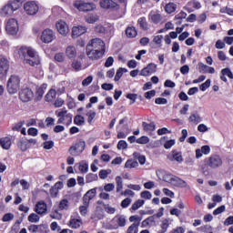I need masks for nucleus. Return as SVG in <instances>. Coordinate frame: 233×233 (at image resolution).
Wrapping results in <instances>:
<instances>
[{
  "label": "nucleus",
  "mask_w": 233,
  "mask_h": 233,
  "mask_svg": "<svg viewBox=\"0 0 233 233\" xmlns=\"http://www.w3.org/2000/svg\"><path fill=\"white\" fill-rule=\"evenodd\" d=\"M88 207H90V204L83 201V206L79 207V212L81 216H86V214L88 213Z\"/></svg>",
  "instance_id": "nucleus-43"
},
{
  "label": "nucleus",
  "mask_w": 233,
  "mask_h": 233,
  "mask_svg": "<svg viewBox=\"0 0 233 233\" xmlns=\"http://www.w3.org/2000/svg\"><path fill=\"white\" fill-rule=\"evenodd\" d=\"M100 8L103 10H110L111 12H117L121 6L114 0H100L99 1Z\"/></svg>",
  "instance_id": "nucleus-5"
},
{
  "label": "nucleus",
  "mask_w": 233,
  "mask_h": 233,
  "mask_svg": "<svg viewBox=\"0 0 233 233\" xmlns=\"http://www.w3.org/2000/svg\"><path fill=\"white\" fill-rule=\"evenodd\" d=\"M10 70V61L5 57L0 58V79H5Z\"/></svg>",
  "instance_id": "nucleus-11"
},
{
  "label": "nucleus",
  "mask_w": 233,
  "mask_h": 233,
  "mask_svg": "<svg viewBox=\"0 0 233 233\" xmlns=\"http://www.w3.org/2000/svg\"><path fill=\"white\" fill-rule=\"evenodd\" d=\"M104 209L107 214H116V208H112L110 205H104Z\"/></svg>",
  "instance_id": "nucleus-62"
},
{
  "label": "nucleus",
  "mask_w": 233,
  "mask_h": 233,
  "mask_svg": "<svg viewBox=\"0 0 233 233\" xmlns=\"http://www.w3.org/2000/svg\"><path fill=\"white\" fill-rule=\"evenodd\" d=\"M126 35L129 39H134V37H137V29L134 25L127 26L126 28Z\"/></svg>",
  "instance_id": "nucleus-25"
},
{
  "label": "nucleus",
  "mask_w": 233,
  "mask_h": 233,
  "mask_svg": "<svg viewBox=\"0 0 233 233\" xmlns=\"http://www.w3.org/2000/svg\"><path fill=\"white\" fill-rule=\"evenodd\" d=\"M198 72L200 74H215L216 69L212 66H208L203 64V62H199L198 63Z\"/></svg>",
  "instance_id": "nucleus-20"
},
{
  "label": "nucleus",
  "mask_w": 233,
  "mask_h": 233,
  "mask_svg": "<svg viewBox=\"0 0 233 233\" xmlns=\"http://www.w3.org/2000/svg\"><path fill=\"white\" fill-rule=\"evenodd\" d=\"M96 194H97V187H94L92 189H89L83 197V201H86V203H89L96 198Z\"/></svg>",
  "instance_id": "nucleus-22"
},
{
  "label": "nucleus",
  "mask_w": 233,
  "mask_h": 233,
  "mask_svg": "<svg viewBox=\"0 0 233 233\" xmlns=\"http://www.w3.org/2000/svg\"><path fill=\"white\" fill-rule=\"evenodd\" d=\"M116 192H121L123 190V178L119 176L116 177Z\"/></svg>",
  "instance_id": "nucleus-50"
},
{
  "label": "nucleus",
  "mask_w": 233,
  "mask_h": 233,
  "mask_svg": "<svg viewBox=\"0 0 233 233\" xmlns=\"http://www.w3.org/2000/svg\"><path fill=\"white\" fill-rule=\"evenodd\" d=\"M128 72V70L125 67H119L117 70H116V76H115V78H114V81L117 82L119 81V79H121V77H123V74Z\"/></svg>",
  "instance_id": "nucleus-37"
},
{
  "label": "nucleus",
  "mask_w": 233,
  "mask_h": 233,
  "mask_svg": "<svg viewBox=\"0 0 233 233\" xmlns=\"http://www.w3.org/2000/svg\"><path fill=\"white\" fill-rule=\"evenodd\" d=\"M153 225H156V216H150L144 219L141 223V228H147V227H153Z\"/></svg>",
  "instance_id": "nucleus-23"
},
{
  "label": "nucleus",
  "mask_w": 233,
  "mask_h": 233,
  "mask_svg": "<svg viewBox=\"0 0 233 233\" xmlns=\"http://www.w3.org/2000/svg\"><path fill=\"white\" fill-rule=\"evenodd\" d=\"M0 147H2L4 150H10V147H12V139L8 137L0 138Z\"/></svg>",
  "instance_id": "nucleus-24"
},
{
  "label": "nucleus",
  "mask_w": 233,
  "mask_h": 233,
  "mask_svg": "<svg viewBox=\"0 0 233 233\" xmlns=\"http://www.w3.org/2000/svg\"><path fill=\"white\" fill-rule=\"evenodd\" d=\"M69 208H70V202H68V199L63 198L59 201L58 210L60 211L68 210Z\"/></svg>",
  "instance_id": "nucleus-29"
},
{
  "label": "nucleus",
  "mask_w": 233,
  "mask_h": 233,
  "mask_svg": "<svg viewBox=\"0 0 233 233\" xmlns=\"http://www.w3.org/2000/svg\"><path fill=\"white\" fill-rule=\"evenodd\" d=\"M133 156L136 159L138 160V163H140L141 165H145V163H147V157L145 156H143L137 152H135L133 154Z\"/></svg>",
  "instance_id": "nucleus-48"
},
{
  "label": "nucleus",
  "mask_w": 233,
  "mask_h": 233,
  "mask_svg": "<svg viewBox=\"0 0 233 233\" xmlns=\"http://www.w3.org/2000/svg\"><path fill=\"white\" fill-rule=\"evenodd\" d=\"M14 12L15 11L13 10L12 6L9 5V4L5 5L1 10L2 15H12Z\"/></svg>",
  "instance_id": "nucleus-38"
},
{
  "label": "nucleus",
  "mask_w": 233,
  "mask_h": 233,
  "mask_svg": "<svg viewBox=\"0 0 233 233\" xmlns=\"http://www.w3.org/2000/svg\"><path fill=\"white\" fill-rule=\"evenodd\" d=\"M43 148L45 150H51V148H54V141L49 140L43 143Z\"/></svg>",
  "instance_id": "nucleus-59"
},
{
  "label": "nucleus",
  "mask_w": 233,
  "mask_h": 233,
  "mask_svg": "<svg viewBox=\"0 0 233 233\" xmlns=\"http://www.w3.org/2000/svg\"><path fill=\"white\" fill-rule=\"evenodd\" d=\"M150 142V138L147 136L140 137L139 138L137 139V143L138 145H147V143Z\"/></svg>",
  "instance_id": "nucleus-56"
},
{
  "label": "nucleus",
  "mask_w": 233,
  "mask_h": 233,
  "mask_svg": "<svg viewBox=\"0 0 233 233\" xmlns=\"http://www.w3.org/2000/svg\"><path fill=\"white\" fill-rule=\"evenodd\" d=\"M97 179H99V177L97 176V174L88 173L86 176V183H92L94 181H97Z\"/></svg>",
  "instance_id": "nucleus-41"
},
{
  "label": "nucleus",
  "mask_w": 233,
  "mask_h": 233,
  "mask_svg": "<svg viewBox=\"0 0 233 233\" xmlns=\"http://www.w3.org/2000/svg\"><path fill=\"white\" fill-rule=\"evenodd\" d=\"M87 30L88 28H86V26H84V25L74 26L72 28L73 39L79 37V35H83V34H86Z\"/></svg>",
  "instance_id": "nucleus-17"
},
{
  "label": "nucleus",
  "mask_w": 233,
  "mask_h": 233,
  "mask_svg": "<svg viewBox=\"0 0 233 233\" xmlns=\"http://www.w3.org/2000/svg\"><path fill=\"white\" fill-rule=\"evenodd\" d=\"M153 43L155 45H157V46L161 48V46H163L162 45V43H163V35H157L154 36Z\"/></svg>",
  "instance_id": "nucleus-49"
},
{
  "label": "nucleus",
  "mask_w": 233,
  "mask_h": 233,
  "mask_svg": "<svg viewBox=\"0 0 233 233\" xmlns=\"http://www.w3.org/2000/svg\"><path fill=\"white\" fill-rule=\"evenodd\" d=\"M99 20V16L97 15H88L86 16V22L89 25H94V23H96V21Z\"/></svg>",
  "instance_id": "nucleus-40"
},
{
  "label": "nucleus",
  "mask_w": 233,
  "mask_h": 233,
  "mask_svg": "<svg viewBox=\"0 0 233 233\" xmlns=\"http://www.w3.org/2000/svg\"><path fill=\"white\" fill-rule=\"evenodd\" d=\"M82 225H83V220L81 219V217L77 216V218H76L74 215L70 217V219L67 223V226L69 228H75V229L81 228Z\"/></svg>",
  "instance_id": "nucleus-16"
},
{
  "label": "nucleus",
  "mask_w": 233,
  "mask_h": 233,
  "mask_svg": "<svg viewBox=\"0 0 233 233\" xmlns=\"http://www.w3.org/2000/svg\"><path fill=\"white\" fill-rule=\"evenodd\" d=\"M145 205V200L143 199H138L135 203L132 204L130 208V212H136V210L141 208Z\"/></svg>",
  "instance_id": "nucleus-32"
},
{
  "label": "nucleus",
  "mask_w": 233,
  "mask_h": 233,
  "mask_svg": "<svg viewBox=\"0 0 233 233\" xmlns=\"http://www.w3.org/2000/svg\"><path fill=\"white\" fill-rule=\"evenodd\" d=\"M157 72V65L154 63H149L146 67H144L140 71V76L144 77H148V76H152V74H156Z\"/></svg>",
  "instance_id": "nucleus-14"
},
{
  "label": "nucleus",
  "mask_w": 233,
  "mask_h": 233,
  "mask_svg": "<svg viewBox=\"0 0 233 233\" xmlns=\"http://www.w3.org/2000/svg\"><path fill=\"white\" fill-rule=\"evenodd\" d=\"M137 167H139V163L136 160L128 159L127 160L125 164V168H137Z\"/></svg>",
  "instance_id": "nucleus-44"
},
{
  "label": "nucleus",
  "mask_w": 233,
  "mask_h": 233,
  "mask_svg": "<svg viewBox=\"0 0 233 233\" xmlns=\"http://www.w3.org/2000/svg\"><path fill=\"white\" fill-rule=\"evenodd\" d=\"M18 96L20 101L28 103L34 99V91L30 87H25L19 91Z\"/></svg>",
  "instance_id": "nucleus-7"
},
{
  "label": "nucleus",
  "mask_w": 233,
  "mask_h": 233,
  "mask_svg": "<svg viewBox=\"0 0 233 233\" xmlns=\"http://www.w3.org/2000/svg\"><path fill=\"white\" fill-rule=\"evenodd\" d=\"M12 219H14V214L12 213H6L2 218V221L4 223H7V221H12Z\"/></svg>",
  "instance_id": "nucleus-60"
},
{
  "label": "nucleus",
  "mask_w": 233,
  "mask_h": 233,
  "mask_svg": "<svg viewBox=\"0 0 233 233\" xmlns=\"http://www.w3.org/2000/svg\"><path fill=\"white\" fill-rule=\"evenodd\" d=\"M168 233H185V228L183 227H177L176 228H173Z\"/></svg>",
  "instance_id": "nucleus-64"
},
{
  "label": "nucleus",
  "mask_w": 233,
  "mask_h": 233,
  "mask_svg": "<svg viewBox=\"0 0 233 233\" xmlns=\"http://www.w3.org/2000/svg\"><path fill=\"white\" fill-rule=\"evenodd\" d=\"M209 87H210V79H208L205 81V83L200 85L199 89L202 92H205V90H207V88H209Z\"/></svg>",
  "instance_id": "nucleus-63"
},
{
  "label": "nucleus",
  "mask_w": 233,
  "mask_h": 233,
  "mask_svg": "<svg viewBox=\"0 0 233 233\" xmlns=\"http://www.w3.org/2000/svg\"><path fill=\"white\" fill-rule=\"evenodd\" d=\"M163 20V16L161 15V14H153L151 15V21L152 23H154V25H159V23H161V21Z\"/></svg>",
  "instance_id": "nucleus-42"
},
{
  "label": "nucleus",
  "mask_w": 233,
  "mask_h": 233,
  "mask_svg": "<svg viewBox=\"0 0 233 233\" xmlns=\"http://www.w3.org/2000/svg\"><path fill=\"white\" fill-rule=\"evenodd\" d=\"M205 163L210 168H219L223 165V159L219 155H212L205 160Z\"/></svg>",
  "instance_id": "nucleus-6"
},
{
  "label": "nucleus",
  "mask_w": 233,
  "mask_h": 233,
  "mask_svg": "<svg viewBox=\"0 0 233 233\" xmlns=\"http://www.w3.org/2000/svg\"><path fill=\"white\" fill-rule=\"evenodd\" d=\"M21 88V78L18 76L12 75L7 80L6 90L8 94H17Z\"/></svg>",
  "instance_id": "nucleus-3"
},
{
  "label": "nucleus",
  "mask_w": 233,
  "mask_h": 233,
  "mask_svg": "<svg viewBox=\"0 0 233 233\" xmlns=\"http://www.w3.org/2000/svg\"><path fill=\"white\" fill-rule=\"evenodd\" d=\"M116 148L118 150H127V148H128V144L125 140H120L116 145Z\"/></svg>",
  "instance_id": "nucleus-55"
},
{
  "label": "nucleus",
  "mask_w": 233,
  "mask_h": 233,
  "mask_svg": "<svg viewBox=\"0 0 233 233\" xmlns=\"http://www.w3.org/2000/svg\"><path fill=\"white\" fill-rule=\"evenodd\" d=\"M170 182L173 183L175 187H178V188H187V181L177 176L172 177Z\"/></svg>",
  "instance_id": "nucleus-21"
},
{
  "label": "nucleus",
  "mask_w": 233,
  "mask_h": 233,
  "mask_svg": "<svg viewBox=\"0 0 233 233\" xmlns=\"http://www.w3.org/2000/svg\"><path fill=\"white\" fill-rule=\"evenodd\" d=\"M28 230H29V232H39V230H41L42 228H44V226H37V225H34V224H32V225H30V226H28Z\"/></svg>",
  "instance_id": "nucleus-57"
},
{
  "label": "nucleus",
  "mask_w": 233,
  "mask_h": 233,
  "mask_svg": "<svg viewBox=\"0 0 233 233\" xmlns=\"http://www.w3.org/2000/svg\"><path fill=\"white\" fill-rule=\"evenodd\" d=\"M75 8H77L80 12H91V10H95L96 5L94 3H80L76 2L74 4Z\"/></svg>",
  "instance_id": "nucleus-13"
},
{
  "label": "nucleus",
  "mask_w": 233,
  "mask_h": 233,
  "mask_svg": "<svg viewBox=\"0 0 233 233\" xmlns=\"http://www.w3.org/2000/svg\"><path fill=\"white\" fill-rule=\"evenodd\" d=\"M8 4L11 8H13V10L15 12V10H19V8L23 6V0H10Z\"/></svg>",
  "instance_id": "nucleus-30"
},
{
  "label": "nucleus",
  "mask_w": 233,
  "mask_h": 233,
  "mask_svg": "<svg viewBox=\"0 0 233 233\" xmlns=\"http://www.w3.org/2000/svg\"><path fill=\"white\" fill-rule=\"evenodd\" d=\"M49 193L51 198H57V196H59V190L56 189V187H55L54 186L51 187V188L49 189Z\"/></svg>",
  "instance_id": "nucleus-61"
},
{
  "label": "nucleus",
  "mask_w": 233,
  "mask_h": 233,
  "mask_svg": "<svg viewBox=\"0 0 233 233\" xmlns=\"http://www.w3.org/2000/svg\"><path fill=\"white\" fill-rule=\"evenodd\" d=\"M143 218L139 217L138 215H133L129 218V221L130 223L136 224V225H141V221H142Z\"/></svg>",
  "instance_id": "nucleus-46"
},
{
  "label": "nucleus",
  "mask_w": 233,
  "mask_h": 233,
  "mask_svg": "<svg viewBox=\"0 0 233 233\" xmlns=\"http://www.w3.org/2000/svg\"><path fill=\"white\" fill-rule=\"evenodd\" d=\"M66 56L69 57V59H74L76 56H77V51L76 50L75 46H69L66 49Z\"/></svg>",
  "instance_id": "nucleus-28"
},
{
  "label": "nucleus",
  "mask_w": 233,
  "mask_h": 233,
  "mask_svg": "<svg viewBox=\"0 0 233 233\" xmlns=\"http://www.w3.org/2000/svg\"><path fill=\"white\" fill-rule=\"evenodd\" d=\"M105 42L100 38L91 39L86 47V54L91 61H97L105 55Z\"/></svg>",
  "instance_id": "nucleus-1"
},
{
  "label": "nucleus",
  "mask_w": 233,
  "mask_h": 233,
  "mask_svg": "<svg viewBox=\"0 0 233 233\" xmlns=\"http://www.w3.org/2000/svg\"><path fill=\"white\" fill-rule=\"evenodd\" d=\"M52 219H63V214L59 213V209H53L50 213Z\"/></svg>",
  "instance_id": "nucleus-45"
},
{
  "label": "nucleus",
  "mask_w": 233,
  "mask_h": 233,
  "mask_svg": "<svg viewBox=\"0 0 233 233\" xmlns=\"http://www.w3.org/2000/svg\"><path fill=\"white\" fill-rule=\"evenodd\" d=\"M5 30L10 35H15L19 32V24L15 18H11L7 21Z\"/></svg>",
  "instance_id": "nucleus-9"
},
{
  "label": "nucleus",
  "mask_w": 233,
  "mask_h": 233,
  "mask_svg": "<svg viewBox=\"0 0 233 233\" xmlns=\"http://www.w3.org/2000/svg\"><path fill=\"white\" fill-rule=\"evenodd\" d=\"M86 116L87 117V123L92 125V121L96 119V111L90 110L86 114Z\"/></svg>",
  "instance_id": "nucleus-51"
},
{
  "label": "nucleus",
  "mask_w": 233,
  "mask_h": 233,
  "mask_svg": "<svg viewBox=\"0 0 233 233\" xmlns=\"http://www.w3.org/2000/svg\"><path fill=\"white\" fill-rule=\"evenodd\" d=\"M47 87L48 85L46 84H42L35 87V101H41V99H43V96H45Z\"/></svg>",
  "instance_id": "nucleus-19"
},
{
  "label": "nucleus",
  "mask_w": 233,
  "mask_h": 233,
  "mask_svg": "<svg viewBox=\"0 0 233 233\" xmlns=\"http://www.w3.org/2000/svg\"><path fill=\"white\" fill-rule=\"evenodd\" d=\"M56 27L57 29V32L61 35H68V32H70V28L68 27V25L66 22L60 20L56 24Z\"/></svg>",
  "instance_id": "nucleus-15"
},
{
  "label": "nucleus",
  "mask_w": 233,
  "mask_h": 233,
  "mask_svg": "<svg viewBox=\"0 0 233 233\" xmlns=\"http://www.w3.org/2000/svg\"><path fill=\"white\" fill-rule=\"evenodd\" d=\"M29 223H37L39 222V215L35 214V213H31L28 218H27Z\"/></svg>",
  "instance_id": "nucleus-53"
},
{
  "label": "nucleus",
  "mask_w": 233,
  "mask_h": 233,
  "mask_svg": "<svg viewBox=\"0 0 233 233\" xmlns=\"http://www.w3.org/2000/svg\"><path fill=\"white\" fill-rule=\"evenodd\" d=\"M137 25L141 30H148V23L147 22V17L142 16L138 18Z\"/></svg>",
  "instance_id": "nucleus-35"
},
{
  "label": "nucleus",
  "mask_w": 233,
  "mask_h": 233,
  "mask_svg": "<svg viewBox=\"0 0 233 233\" xmlns=\"http://www.w3.org/2000/svg\"><path fill=\"white\" fill-rule=\"evenodd\" d=\"M164 8H165V12H167V14H174V12L177 8V5H176L175 3L169 2L168 4H167L165 5Z\"/></svg>",
  "instance_id": "nucleus-33"
},
{
  "label": "nucleus",
  "mask_w": 233,
  "mask_h": 233,
  "mask_svg": "<svg viewBox=\"0 0 233 233\" xmlns=\"http://www.w3.org/2000/svg\"><path fill=\"white\" fill-rule=\"evenodd\" d=\"M189 122L198 125V123H201V117L196 114H191L189 116Z\"/></svg>",
  "instance_id": "nucleus-52"
},
{
  "label": "nucleus",
  "mask_w": 233,
  "mask_h": 233,
  "mask_svg": "<svg viewBox=\"0 0 233 233\" xmlns=\"http://www.w3.org/2000/svg\"><path fill=\"white\" fill-rule=\"evenodd\" d=\"M24 10L27 15H35L39 12V5L35 2H26L24 5Z\"/></svg>",
  "instance_id": "nucleus-12"
},
{
  "label": "nucleus",
  "mask_w": 233,
  "mask_h": 233,
  "mask_svg": "<svg viewBox=\"0 0 233 233\" xmlns=\"http://www.w3.org/2000/svg\"><path fill=\"white\" fill-rule=\"evenodd\" d=\"M171 154H172L171 161H177V163H183V155H182L181 151L173 149Z\"/></svg>",
  "instance_id": "nucleus-26"
},
{
  "label": "nucleus",
  "mask_w": 233,
  "mask_h": 233,
  "mask_svg": "<svg viewBox=\"0 0 233 233\" xmlns=\"http://www.w3.org/2000/svg\"><path fill=\"white\" fill-rule=\"evenodd\" d=\"M18 55L20 57H28L30 58H25V61L26 65H30V66H37L41 65V58L39 57V55L34 50L32 47H26V46H22L18 50Z\"/></svg>",
  "instance_id": "nucleus-2"
},
{
  "label": "nucleus",
  "mask_w": 233,
  "mask_h": 233,
  "mask_svg": "<svg viewBox=\"0 0 233 233\" xmlns=\"http://www.w3.org/2000/svg\"><path fill=\"white\" fill-rule=\"evenodd\" d=\"M168 227H170V219L165 218L160 223V229L157 233H166L168 230Z\"/></svg>",
  "instance_id": "nucleus-27"
},
{
  "label": "nucleus",
  "mask_w": 233,
  "mask_h": 233,
  "mask_svg": "<svg viewBox=\"0 0 233 233\" xmlns=\"http://www.w3.org/2000/svg\"><path fill=\"white\" fill-rule=\"evenodd\" d=\"M48 207L46 206V203L43 200L38 201L35 206V212L36 214H39L40 216H43L46 212H47Z\"/></svg>",
  "instance_id": "nucleus-18"
},
{
  "label": "nucleus",
  "mask_w": 233,
  "mask_h": 233,
  "mask_svg": "<svg viewBox=\"0 0 233 233\" xmlns=\"http://www.w3.org/2000/svg\"><path fill=\"white\" fill-rule=\"evenodd\" d=\"M56 96H57V92L56 91V89H50L46 95L45 99L47 103H50L54 101Z\"/></svg>",
  "instance_id": "nucleus-34"
},
{
  "label": "nucleus",
  "mask_w": 233,
  "mask_h": 233,
  "mask_svg": "<svg viewBox=\"0 0 233 233\" xmlns=\"http://www.w3.org/2000/svg\"><path fill=\"white\" fill-rule=\"evenodd\" d=\"M142 127L145 132H154V130H156V123L154 122L149 124L147 122H142Z\"/></svg>",
  "instance_id": "nucleus-31"
},
{
  "label": "nucleus",
  "mask_w": 233,
  "mask_h": 233,
  "mask_svg": "<svg viewBox=\"0 0 233 233\" xmlns=\"http://www.w3.org/2000/svg\"><path fill=\"white\" fill-rule=\"evenodd\" d=\"M74 124L77 125V127H83V125H85V116L81 115L75 116Z\"/></svg>",
  "instance_id": "nucleus-39"
},
{
  "label": "nucleus",
  "mask_w": 233,
  "mask_h": 233,
  "mask_svg": "<svg viewBox=\"0 0 233 233\" xmlns=\"http://www.w3.org/2000/svg\"><path fill=\"white\" fill-rule=\"evenodd\" d=\"M138 232H139L138 224H131L127 230V233H138Z\"/></svg>",
  "instance_id": "nucleus-54"
},
{
  "label": "nucleus",
  "mask_w": 233,
  "mask_h": 233,
  "mask_svg": "<svg viewBox=\"0 0 233 233\" xmlns=\"http://www.w3.org/2000/svg\"><path fill=\"white\" fill-rule=\"evenodd\" d=\"M85 148H86V142L83 139H78L73 146H71L68 149L70 156L73 157H77L85 152Z\"/></svg>",
  "instance_id": "nucleus-4"
},
{
  "label": "nucleus",
  "mask_w": 233,
  "mask_h": 233,
  "mask_svg": "<svg viewBox=\"0 0 233 233\" xmlns=\"http://www.w3.org/2000/svg\"><path fill=\"white\" fill-rule=\"evenodd\" d=\"M17 145H18V148H20V150H22V152H26V150H28V148H30L28 142H26L25 140H20Z\"/></svg>",
  "instance_id": "nucleus-47"
},
{
  "label": "nucleus",
  "mask_w": 233,
  "mask_h": 233,
  "mask_svg": "<svg viewBox=\"0 0 233 233\" xmlns=\"http://www.w3.org/2000/svg\"><path fill=\"white\" fill-rule=\"evenodd\" d=\"M23 125H25V121H20L15 124V126L12 127L13 132H20L21 129L23 128Z\"/></svg>",
  "instance_id": "nucleus-58"
},
{
  "label": "nucleus",
  "mask_w": 233,
  "mask_h": 233,
  "mask_svg": "<svg viewBox=\"0 0 233 233\" xmlns=\"http://www.w3.org/2000/svg\"><path fill=\"white\" fill-rule=\"evenodd\" d=\"M56 116L59 117L57 120L58 125H66V127L72 125V117H74L72 114L68 113L65 115L63 112L56 111Z\"/></svg>",
  "instance_id": "nucleus-10"
},
{
  "label": "nucleus",
  "mask_w": 233,
  "mask_h": 233,
  "mask_svg": "<svg viewBox=\"0 0 233 233\" xmlns=\"http://www.w3.org/2000/svg\"><path fill=\"white\" fill-rule=\"evenodd\" d=\"M56 39V32L50 28L45 29L40 36V40L42 43H45L46 45H49V43H52V41H55Z\"/></svg>",
  "instance_id": "nucleus-8"
},
{
  "label": "nucleus",
  "mask_w": 233,
  "mask_h": 233,
  "mask_svg": "<svg viewBox=\"0 0 233 233\" xmlns=\"http://www.w3.org/2000/svg\"><path fill=\"white\" fill-rule=\"evenodd\" d=\"M115 219L118 227H125L127 225V218L124 215H116Z\"/></svg>",
  "instance_id": "nucleus-36"
}]
</instances>
